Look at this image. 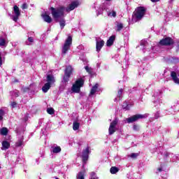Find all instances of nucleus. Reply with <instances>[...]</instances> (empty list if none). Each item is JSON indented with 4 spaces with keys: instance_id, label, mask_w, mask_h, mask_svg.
<instances>
[{
    "instance_id": "nucleus-1",
    "label": "nucleus",
    "mask_w": 179,
    "mask_h": 179,
    "mask_svg": "<svg viewBox=\"0 0 179 179\" xmlns=\"http://www.w3.org/2000/svg\"><path fill=\"white\" fill-rule=\"evenodd\" d=\"M50 9L52 11V16L56 22H59V19L64 17V16H65V12H66V8L64 6L56 8L52 7Z\"/></svg>"
},
{
    "instance_id": "nucleus-2",
    "label": "nucleus",
    "mask_w": 179,
    "mask_h": 179,
    "mask_svg": "<svg viewBox=\"0 0 179 179\" xmlns=\"http://www.w3.org/2000/svg\"><path fill=\"white\" fill-rule=\"evenodd\" d=\"M146 10L143 7H138L134 11V15H133V22H138V20H141L143 16H145V13Z\"/></svg>"
},
{
    "instance_id": "nucleus-3",
    "label": "nucleus",
    "mask_w": 179,
    "mask_h": 179,
    "mask_svg": "<svg viewBox=\"0 0 179 179\" xmlns=\"http://www.w3.org/2000/svg\"><path fill=\"white\" fill-rule=\"evenodd\" d=\"M47 82L44 86L42 87V90L44 93H47L50 88L51 87V85L54 84L55 82V78H54V76L48 75L47 76Z\"/></svg>"
},
{
    "instance_id": "nucleus-4",
    "label": "nucleus",
    "mask_w": 179,
    "mask_h": 179,
    "mask_svg": "<svg viewBox=\"0 0 179 179\" xmlns=\"http://www.w3.org/2000/svg\"><path fill=\"white\" fill-rule=\"evenodd\" d=\"M71 45H72V36H69L62 48V54L65 55L71 50Z\"/></svg>"
},
{
    "instance_id": "nucleus-5",
    "label": "nucleus",
    "mask_w": 179,
    "mask_h": 179,
    "mask_svg": "<svg viewBox=\"0 0 179 179\" xmlns=\"http://www.w3.org/2000/svg\"><path fill=\"white\" fill-rule=\"evenodd\" d=\"M83 79L80 78L76 81V83L73 85L71 90L73 93H79L80 92V88L83 86Z\"/></svg>"
},
{
    "instance_id": "nucleus-6",
    "label": "nucleus",
    "mask_w": 179,
    "mask_h": 179,
    "mask_svg": "<svg viewBox=\"0 0 179 179\" xmlns=\"http://www.w3.org/2000/svg\"><path fill=\"white\" fill-rule=\"evenodd\" d=\"M89 153H90V149L89 147H87L83 150L81 155H79L80 157L82 158L83 160V168L85 169V164H86L87 160H89Z\"/></svg>"
},
{
    "instance_id": "nucleus-7",
    "label": "nucleus",
    "mask_w": 179,
    "mask_h": 179,
    "mask_svg": "<svg viewBox=\"0 0 179 179\" xmlns=\"http://www.w3.org/2000/svg\"><path fill=\"white\" fill-rule=\"evenodd\" d=\"M148 117V115H135L131 116V117L127 118L126 121L127 122V124H131L132 122H135V121H138V120H141L142 118H146Z\"/></svg>"
},
{
    "instance_id": "nucleus-8",
    "label": "nucleus",
    "mask_w": 179,
    "mask_h": 179,
    "mask_svg": "<svg viewBox=\"0 0 179 179\" xmlns=\"http://www.w3.org/2000/svg\"><path fill=\"white\" fill-rule=\"evenodd\" d=\"M20 17V10H19V7H17V6H14L13 15H10V19H12L13 22H17V20H19Z\"/></svg>"
},
{
    "instance_id": "nucleus-9",
    "label": "nucleus",
    "mask_w": 179,
    "mask_h": 179,
    "mask_svg": "<svg viewBox=\"0 0 179 179\" xmlns=\"http://www.w3.org/2000/svg\"><path fill=\"white\" fill-rule=\"evenodd\" d=\"M117 124H118V118H115L109 126V135H113L117 131Z\"/></svg>"
},
{
    "instance_id": "nucleus-10",
    "label": "nucleus",
    "mask_w": 179,
    "mask_h": 179,
    "mask_svg": "<svg viewBox=\"0 0 179 179\" xmlns=\"http://www.w3.org/2000/svg\"><path fill=\"white\" fill-rule=\"evenodd\" d=\"M72 71H73V69H72V66H66L64 77L63 78L64 82L65 83L69 82V78H71V75H72Z\"/></svg>"
},
{
    "instance_id": "nucleus-11",
    "label": "nucleus",
    "mask_w": 179,
    "mask_h": 179,
    "mask_svg": "<svg viewBox=\"0 0 179 179\" xmlns=\"http://www.w3.org/2000/svg\"><path fill=\"white\" fill-rule=\"evenodd\" d=\"M79 5H80L79 1H72L70 4H69L67 8H65L66 12H67L69 13V12H71V10L76 9V8H78V6H79Z\"/></svg>"
},
{
    "instance_id": "nucleus-12",
    "label": "nucleus",
    "mask_w": 179,
    "mask_h": 179,
    "mask_svg": "<svg viewBox=\"0 0 179 179\" xmlns=\"http://www.w3.org/2000/svg\"><path fill=\"white\" fill-rule=\"evenodd\" d=\"M159 44L160 45H172V44H174V41L171 38L166 37L161 40Z\"/></svg>"
},
{
    "instance_id": "nucleus-13",
    "label": "nucleus",
    "mask_w": 179,
    "mask_h": 179,
    "mask_svg": "<svg viewBox=\"0 0 179 179\" xmlns=\"http://www.w3.org/2000/svg\"><path fill=\"white\" fill-rule=\"evenodd\" d=\"M8 43H9V41L6 36H0V47L5 48V47H7Z\"/></svg>"
},
{
    "instance_id": "nucleus-14",
    "label": "nucleus",
    "mask_w": 179,
    "mask_h": 179,
    "mask_svg": "<svg viewBox=\"0 0 179 179\" xmlns=\"http://www.w3.org/2000/svg\"><path fill=\"white\" fill-rule=\"evenodd\" d=\"M44 22H46V23H51L52 22V18L50 17V14L48 12H45L41 15Z\"/></svg>"
},
{
    "instance_id": "nucleus-15",
    "label": "nucleus",
    "mask_w": 179,
    "mask_h": 179,
    "mask_svg": "<svg viewBox=\"0 0 179 179\" xmlns=\"http://www.w3.org/2000/svg\"><path fill=\"white\" fill-rule=\"evenodd\" d=\"M103 46H104V41L103 40L96 41V48L97 52H100V51L101 50V48H103Z\"/></svg>"
},
{
    "instance_id": "nucleus-16",
    "label": "nucleus",
    "mask_w": 179,
    "mask_h": 179,
    "mask_svg": "<svg viewBox=\"0 0 179 179\" xmlns=\"http://www.w3.org/2000/svg\"><path fill=\"white\" fill-rule=\"evenodd\" d=\"M99 90H100L99 89V84H95V85H94V86L92 87L89 96H93V95L96 94V93H98V92H99Z\"/></svg>"
},
{
    "instance_id": "nucleus-17",
    "label": "nucleus",
    "mask_w": 179,
    "mask_h": 179,
    "mask_svg": "<svg viewBox=\"0 0 179 179\" xmlns=\"http://www.w3.org/2000/svg\"><path fill=\"white\" fill-rule=\"evenodd\" d=\"M164 157L166 159L169 158L171 159V162H174V160L177 159V156H175L174 154L171 152H166L164 154Z\"/></svg>"
},
{
    "instance_id": "nucleus-18",
    "label": "nucleus",
    "mask_w": 179,
    "mask_h": 179,
    "mask_svg": "<svg viewBox=\"0 0 179 179\" xmlns=\"http://www.w3.org/2000/svg\"><path fill=\"white\" fill-rule=\"evenodd\" d=\"M171 76L172 78V80H173L174 83L179 85V78L177 77V73L174 71L171 73Z\"/></svg>"
},
{
    "instance_id": "nucleus-19",
    "label": "nucleus",
    "mask_w": 179,
    "mask_h": 179,
    "mask_svg": "<svg viewBox=\"0 0 179 179\" xmlns=\"http://www.w3.org/2000/svg\"><path fill=\"white\" fill-rule=\"evenodd\" d=\"M1 145V150H7V149L10 148V143H9L8 141H2Z\"/></svg>"
},
{
    "instance_id": "nucleus-20",
    "label": "nucleus",
    "mask_w": 179,
    "mask_h": 179,
    "mask_svg": "<svg viewBox=\"0 0 179 179\" xmlns=\"http://www.w3.org/2000/svg\"><path fill=\"white\" fill-rule=\"evenodd\" d=\"M51 152L52 153H60L61 152V147L60 146H58V145H52L51 147Z\"/></svg>"
},
{
    "instance_id": "nucleus-21",
    "label": "nucleus",
    "mask_w": 179,
    "mask_h": 179,
    "mask_svg": "<svg viewBox=\"0 0 179 179\" xmlns=\"http://www.w3.org/2000/svg\"><path fill=\"white\" fill-rule=\"evenodd\" d=\"M115 40V36H110L106 42L107 47H111V45L114 44Z\"/></svg>"
},
{
    "instance_id": "nucleus-22",
    "label": "nucleus",
    "mask_w": 179,
    "mask_h": 179,
    "mask_svg": "<svg viewBox=\"0 0 179 179\" xmlns=\"http://www.w3.org/2000/svg\"><path fill=\"white\" fill-rule=\"evenodd\" d=\"M85 173H86L85 169L81 171L77 174L76 178L77 179H85Z\"/></svg>"
},
{
    "instance_id": "nucleus-23",
    "label": "nucleus",
    "mask_w": 179,
    "mask_h": 179,
    "mask_svg": "<svg viewBox=\"0 0 179 179\" xmlns=\"http://www.w3.org/2000/svg\"><path fill=\"white\" fill-rule=\"evenodd\" d=\"M22 145H23V136H20L19 137L18 141L15 143V146H17V148H20Z\"/></svg>"
},
{
    "instance_id": "nucleus-24",
    "label": "nucleus",
    "mask_w": 179,
    "mask_h": 179,
    "mask_svg": "<svg viewBox=\"0 0 179 179\" xmlns=\"http://www.w3.org/2000/svg\"><path fill=\"white\" fill-rule=\"evenodd\" d=\"M80 127V123H79L78 122H76V121L73 122V131H78V129H79Z\"/></svg>"
},
{
    "instance_id": "nucleus-25",
    "label": "nucleus",
    "mask_w": 179,
    "mask_h": 179,
    "mask_svg": "<svg viewBox=\"0 0 179 179\" xmlns=\"http://www.w3.org/2000/svg\"><path fill=\"white\" fill-rule=\"evenodd\" d=\"M124 29V24L121 22H117L116 24V31H121Z\"/></svg>"
},
{
    "instance_id": "nucleus-26",
    "label": "nucleus",
    "mask_w": 179,
    "mask_h": 179,
    "mask_svg": "<svg viewBox=\"0 0 179 179\" xmlns=\"http://www.w3.org/2000/svg\"><path fill=\"white\" fill-rule=\"evenodd\" d=\"M0 135H3V136L8 135V128L3 127L0 129Z\"/></svg>"
},
{
    "instance_id": "nucleus-27",
    "label": "nucleus",
    "mask_w": 179,
    "mask_h": 179,
    "mask_svg": "<svg viewBox=\"0 0 179 179\" xmlns=\"http://www.w3.org/2000/svg\"><path fill=\"white\" fill-rule=\"evenodd\" d=\"M118 171H120V169H118V168L115 166H113L110 169V172L111 173V174H116V173H118Z\"/></svg>"
},
{
    "instance_id": "nucleus-28",
    "label": "nucleus",
    "mask_w": 179,
    "mask_h": 179,
    "mask_svg": "<svg viewBox=\"0 0 179 179\" xmlns=\"http://www.w3.org/2000/svg\"><path fill=\"white\" fill-rule=\"evenodd\" d=\"M25 43L27 45H31V43H34V39L33 38V37H29L28 40L26 41Z\"/></svg>"
},
{
    "instance_id": "nucleus-29",
    "label": "nucleus",
    "mask_w": 179,
    "mask_h": 179,
    "mask_svg": "<svg viewBox=\"0 0 179 179\" xmlns=\"http://www.w3.org/2000/svg\"><path fill=\"white\" fill-rule=\"evenodd\" d=\"M108 16L110 17H115V16H117V13H115V11L108 12Z\"/></svg>"
},
{
    "instance_id": "nucleus-30",
    "label": "nucleus",
    "mask_w": 179,
    "mask_h": 179,
    "mask_svg": "<svg viewBox=\"0 0 179 179\" xmlns=\"http://www.w3.org/2000/svg\"><path fill=\"white\" fill-rule=\"evenodd\" d=\"M59 24H60L61 29H64V27H65V20L64 18H62L59 21Z\"/></svg>"
},
{
    "instance_id": "nucleus-31",
    "label": "nucleus",
    "mask_w": 179,
    "mask_h": 179,
    "mask_svg": "<svg viewBox=\"0 0 179 179\" xmlns=\"http://www.w3.org/2000/svg\"><path fill=\"white\" fill-rule=\"evenodd\" d=\"M10 94L14 96V97H19V91L15 90L10 92Z\"/></svg>"
},
{
    "instance_id": "nucleus-32",
    "label": "nucleus",
    "mask_w": 179,
    "mask_h": 179,
    "mask_svg": "<svg viewBox=\"0 0 179 179\" xmlns=\"http://www.w3.org/2000/svg\"><path fill=\"white\" fill-rule=\"evenodd\" d=\"M5 115V111L3 110H0V121H2L3 120V116Z\"/></svg>"
},
{
    "instance_id": "nucleus-33",
    "label": "nucleus",
    "mask_w": 179,
    "mask_h": 179,
    "mask_svg": "<svg viewBox=\"0 0 179 179\" xmlns=\"http://www.w3.org/2000/svg\"><path fill=\"white\" fill-rule=\"evenodd\" d=\"M139 156V154L138 153H131L130 155H129V157H131V159H136Z\"/></svg>"
},
{
    "instance_id": "nucleus-34",
    "label": "nucleus",
    "mask_w": 179,
    "mask_h": 179,
    "mask_svg": "<svg viewBox=\"0 0 179 179\" xmlns=\"http://www.w3.org/2000/svg\"><path fill=\"white\" fill-rule=\"evenodd\" d=\"M90 179H99L97 176H96V173L94 172H92L90 173Z\"/></svg>"
},
{
    "instance_id": "nucleus-35",
    "label": "nucleus",
    "mask_w": 179,
    "mask_h": 179,
    "mask_svg": "<svg viewBox=\"0 0 179 179\" xmlns=\"http://www.w3.org/2000/svg\"><path fill=\"white\" fill-rule=\"evenodd\" d=\"M85 69L88 73H92V67H90L89 66H85Z\"/></svg>"
},
{
    "instance_id": "nucleus-36",
    "label": "nucleus",
    "mask_w": 179,
    "mask_h": 179,
    "mask_svg": "<svg viewBox=\"0 0 179 179\" xmlns=\"http://www.w3.org/2000/svg\"><path fill=\"white\" fill-rule=\"evenodd\" d=\"M47 113L48 114H50V115H52V114H54V109L52 108H48L47 109Z\"/></svg>"
},
{
    "instance_id": "nucleus-37",
    "label": "nucleus",
    "mask_w": 179,
    "mask_h": 179,
    "mask_svg": "<svg viewBox=\"0 0 179 179\" xmlns=\"http://www.w3.org/2000/svg\"><path fill=\"white\" fill-rule=\"evenodd\" d=\"M27 8H29V6L27 5V3H24L22 4V9L23 10H24V9H27Z\"/></svg>"
},
{
    "instance_id": "nucleus-38",
    "label": "nucleus",
    "mask_w": 179,
    "mask_h": 179,
    "mask_svg": "<svg viewBox=\"0 0 179 179\" xmlns=\"http://www.w3.org/2000/svg\"><path fill=\"white\" fill-rule=\"evenodd\" d=\"M133 129H134V131H139V126L136 125V124H134L133 126Z\"/></svg>"
},
{
    "instance_id": "nucleus-39",
    "label": "nucleus",
    "mask_w": 179,
    "mask_h": 179,
    "mask_svg": "<svg viewBox=\"0 0 179 179\" xmlns=\"http://www.w3.org/2000/svg\"><path fill=\"white\" fill-rule=\"evenodd\" d=\"M154 96L156 98V99H159L160 97V92H155L154 94Z\"/></svg>"
},
{
    "instance_id": "nucleus-40",
    "label": "nucleus",
    "mask_w": 179,
    "mask_h": 179,
    "mask_svg": "<svg viewBox=\"0 0 179 179\" xmlns=\"http://www.w3.org/2000/svg\"><path fill=\"white\" fill-rule=\"evenodd\" d=\"M17 106V103H16V102L11 103V107H13V108H16Z\"/></svg>"
},
{
    "instance_id": "nucleus-41",
    "label": "nucleus",
    "mask_w": 179,
    "mask_h": 179,
    "mask_svg": "<svg viewBox=\"0 0 179 179\" xmlns=\"http://www.w3.org/2000/svg\"><path fill=\"white\" fill-rule=\"evenodd\" d=\"M121 94H122V89L120 90L117 92V97H121Z\"/></svg>"
},
{
    "instance_id": "nucleus-42",
    "label": "nucleus",
    "mask_w": 179,
    "mask_h": 179,
    "mask_svg": "<svg viewBox=\"0 0 179 179\" xmlns=\"http://www.w3.org/2000/svg\"><path fill=\"white\" fill-rule=\"evenodd\" d=\"M154 103L155 104V106L157 107V106H160V101H155Z\"/></svg>"
},
{
    "instance_id": "nucleus-43",
    "label": "nucleus",
    "mask_w": 179,
    "mask_h": 179,
    "mask_svg": "<svg viewBox=\"0 0 179 179\" xmlns=\"http://www.w3.org/2000/svg\"><path fill=\"white\" fill-rule=\"evenodd\" d=\"M3 61V60L2 59V56L1 55V52H0V66H1Z\"/></svg>"
},
{
    "instance_id": "nucleus-44",
    "label": "nucleus",
    "mask_w": 179,
    "mask_h": 179,
    "mask_svg": "<svg viewBox=\"0 0 179 179\" xmlns=\"http://www.w3.org/2000/svg\"><path fill=\"white\" fill-rule=\"evenodd\" d=\"M151 2H152L153 3H156L157 2H160V0H150Z\"/></svg>"
},
{
    "instance_id": "nucleus-45",
    "label": "nucleus",
    "mask_w": 179,
    "mask_h": 179,
    "mask_svg": "<svg viewBox=\"0 0 179 179\" xmlns=\"http://www.w3.org/2000/svg\"><path fill=\"white\" fill-rule=\"evenodd\" d=\"M123 108L124 110H129V107L128 106V105H127V106H125L124 105H123Z\"/></svg>"
},
{
    "instance_id": "nucleus-46",
    "label": "nucleus",
    "mask_w": 179,
    "mask_h": 179,
    "mask_svg": "<svg viewBox=\"0 0 179 179\" xmlns=\"http://www.w3.org/2000/svg\"><path fill=\"white\" fill-rule=\"evenodd\" d=\"M144 45H143V43H141V48H144V47H145Z\"/></svg>"
},
{
    "instance_id": "nucleus-47",
    "label": "nucleus",
    "mask_w": 179,
    "mask_h": 179,
    "mask_svg": "<svg viewBox=\"0 0 179 179\" xmlns=\"http://www.w3.org/2000/svg\"><path fill=\"white\" fill-rule=\"evenodd\" d=\"M158 171H162V168H159V169H158Z\"/></svg>"
},
{
    "instance_id": "nucleus-48",
    "label": "nucleus",
    "mask_w": 179,
    "mask_h": 179,
    "mask_svg": "<svg viewBox=\"0 0 179 179\" xmlns=\"http://www.w3.org/2000/svg\"><path fill=\"white\" fill-rule=\"evenodd\" d=\"M53 179H59V178H58L57 177H54Z\"/></svg>"
},
{
    "instance_id": "nucleus-49",
    "label": "nucleus",
    "mask_w": 179,
    "mask_h": 179,
    "mask_svg": "<svg viewBox=\"0 0 179 179\" xmlns=\"http://www.w3.org/2000/svg\"><path fill=\"white\" fill-rule=\"evenodd\" d=\"M86 62H87V61H86V60H85V61H84V64H86Z\"/></svg>"
},
{
    "instance_id": "nucleus-50",
    "label": "nucleus",
    "mask_w": 179,
    "mask_h": 179,
    "mask_svg": "<svg viewBox=\"0 0 179 179\" xmlns=\"http://www.w3.org/2000/svg\"><path fill=\"white\" fill-rule=\"evenodd\" d=\"M101 13H102L101 12H99V15H101Z\"/></svg>"
},
{
    "instance_id": "nucleus-51",
    "label": "nucleus",
    "mask_w": 179,
    "mask_h": 179,
    "mask_svg": "<svg viewBox=\"0 0 179 179\" xmlns=\"http://www.w3.org/2000/svg\"><path fill=\"white\" fill-rule=\"evenodd\" d=\"M29 90V88H26V91Z\"/></svg>"
},
{
    "instance_id": "nucleus-52",
    "label": "nucleus",
    "mask_w": 179,
    "mask_h": 179,
    "mask_svg": "<svg viewBox=\"0 0 179 179\" xmlns=\"http://www.w3.org/2000/svg\"><path fill=\"white\" fill-rule=\"evenodd\" d=\"M155 48H156V47H154V48H152V50H155Z\"/></svg>"
},
{
    "instance_id": "nucleus-53",
    "label": "nucleus",
    "mask_w": 179,
    "mask_h": 179,
    "mask_svg": "<svg viewBox=\"0 0 179 179\" xmlns=\"http://www.w3.org/2000/svg\"><path fill=\"white\" fill-rule=\"evenodd\" d=\"M103 9H106V8H102V10H103Z\"/></svg>"
},
{
    "instance_id": "nucleus-54",
    "label": "nucleus",
    "mask_w": 179,
    "mask_h": 179,
    "mask_svg": "<svg viewBox=\"0 0 179 179\" xmlns=\"http://www.w3.org/2000/svg\"><path fill=\"white\" fill-rule=\"evenodd\" d=\"M106 1H110V0H106Z\"/></svg>"
}]
</instances>
